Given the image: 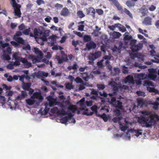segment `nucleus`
<instances>
[{
  "instance_id": "f3484780",
  "label": "nucleus",
  "mask_w": 159,
  "mask_h": 159,
  "mask_svg": "<svg viewBox=\"0 0 159 159\" xmlns=\"http://www.w3.org/2000/svg\"><path fill=\"white\" fill-rule=\"evenodd\" d=\"M22 32L20 31H18L16 33V35L14 36V39L16 41H17L18 43H21L24 44V40L22 39L18 36H20L22 35Z\"/></svg>"
},
{
  "instance_id": "a19ab883",
  "label": "nucleus",
  "mask_w": 159,
  "mask_h": 159,
  "mask_svg": "<svg viewBox=\"0 0 159 159\" xmlns=\"http://www.w3.org/2000/svg\"><path fill=\"white\" fill-rule=\"evenodd\" d=\"M124 12L127 15L131 18H132V15L130 12L126 8H125L124 11Z\"/></svg>"
},
{
  "instance_id": "e433bc0d",
  "label": "nucleus",
  "mask_w": 159,
  "mask_h": 159,
  "mask_svg": "<svg viewBox=\"0 0 159 159\" xmlns=\"http://www.w3.org/2000/svg\"><path fill=\"white\" fill-rule=\"evenodd\" d=\"M138 106V107H141L143 104V100L142 99L139 98L137 99Z\"/></svg>"
},
{
  "instance_id": "864d4df0",
  "label": "nucleus",
  "mask_w": 159,
  "mask_h": 159,
  "mask_svg": "<svg viewBox=\"0 0 159 159\" xmlns=\"http://www.w3.org/2000/svg\"><path fill=\"white\" fill-rule=\"evenodd\" d=\"M138 37L140 40L143 39L144 42L147 43V40L146 39L144 38V37L142 35L138 34L137 35Z\"/></svg>"
},
{
  "instance_id": "c03bdc74",
  "label": "nucleus",
  "mask_w": 159,
  "mask_h": 159,
  "mask_svg": "<svg viewBox=\"0 0 159 159\" xmlns=\"http://www.w3.org/2000/svg\"><path fill=\"white\" fill-rule=\"evenodd\" d=\"M104 59H102L100 61L97 62V65L100 67H102L103 65H105V62Z\"/></svg>"
},
{
  "instance_id": "37998d69",
  "label": "nucleus",
  "mask_w": 159,
  "mask_h": 159,
  "mask_svg": "<svg viewBox=\"0 0 159 159\" xmlns=\"http://www.w3.org/2000/svg\"><path fill=\"white\" fill-rule=\"evenodd\" d=\"M78 67V65L76 64L75 63L74 64L73 66H69L68 68V69L69 70L76 69Z\"/></svg>"
},
{
  "instance_id": "393cba45",
  "label": "nucleus",
  "mask_w": 159,
  "mask_h": 159,
  "mask_svg": "<svg viewBox=\"0 0 159 159\" xmlns=\"http://www.w3.org/2000/svg\"><path fill=\"white\" fill-rule=\"evenodd\" d=\"M50 31L49 30H46L43 32L42 34V40L43 41H46L47 40V37L49 35Z\"/></svg>"
},
{
  "instance_id": "4d7b16f0",
  "label": "nucleus",
  "mask_w": 159,
  "mask_h": 159,
  "mask_svg": "<svg viewBox=\"0 0 159 159\" xmlns=\"http://www.w3.org/2000/svg\"><path fill=\"white\" fill-rule=\"evenodd\" d=\"M122 68V72L124 74L127 73L128 71V68L124 66Z\"/></svg>"
},
{
  "instance_id": "c85d7f7f",
  "label": "nucleus",
  "mask_w": 159,
  "mask_h": 159,
  "mask_svg": "<svg viewBox=\"0 0 159 159\" xmlns=\"http://www.w3.org/2000/svg\"><path fill=\"white\" fill-rule=\"evenodd\" d=\"M69 14V11L68 9L66 7L63 8L61 12V15L64 16H67Z\"/></svg>"
},
{
  "instance_id": "9b49d317",
  "label": "nucleus",
  "mask_w": 159,
  "mask_h": 159,
  "mask_svg": "<svg viewBox=\"0 0 159 159\" xmlns=\"http://www.w3.org/2000/svg\"><path fill=\"white\" fill-rule=\"evenodd\" d=\"M123 43L120 41H117L114 46V47L112 49V52L115 53H120L121 50L123 48Z\"/></svg>"
},
{
  "instance_id": "2eb2a0df",
  "label": "nucleus",
  "mask_w": 159,
  "mask_h": 159,
  "mask_svg": "<svg viewBox=\"0 0 159 159\" xmlns=\"http://www.w3.org/2000/svg\"><path fill=\"white\" fill-rule=\"evenodd\" d=\"M96 47V44L93 41H90L86 43V48H84V50L85 51L87 50L89 51L92 49H95Z\"/></svg>"
},
{
  "instance_id": "a878e982",
  "label": "nucleus",
  "mask_w": 159,
  "mask_h": 159,
  "mask_svg": "<svg viewBox=\"0 0 159 159\" xmlns=\"http://www.w3.org/2000/svg\"><path fill=\"white\" fill-rule=\"evenodd\" d=\"M27 96V93L24 91L21 92V94L17 96L16 98V100H20L23 99L25 97Z\"/></svg>"
},
{
  "instance_id": "8fccbe9b",
  "label": "nucleus",
  "mask_w": 159,
  "mask_h": 159,
  "mask_svg": "<svg viewBox=\"0 0 159 159\" xmlns=\"http://www.w3.org/2000/svg\"><path fill=\"white\" fill-rule=\"evenodd\" d=\"M24 44V46L23 47V49L25 50H30V45L28 44H27L26 45H25L24 44Z\"/></svg>"
},
{
  "instance_id": "774afa93",
  "label": "nucleus",
  "mask_w": 159,
  "mask_h": 159,
  "mask_svg": "<svg viewBox=\"0 0 159 159\" xmlns=\"http://www.w3.org/2000/svg\"><path fill=\"white\" fill-rule=\"evenodd\" d=\"M152 105H153V108L155 109H157L158 107V102H153L152 104Z\"/></svg>"
},
{
  "instance_id": "a211bd4d",
  "label": "nucleus",
  "mask_w": 159,
  "mask_h": 159,
  "mask_svg": "<svg viewBox=\"0 0 159 159\" xmlns=\"http://www.w3.org/2000/svg\"><path fill=\"white\" fill-rule=\"evenodd\" d=\"M122 82L125 84L128 83L130 84H134V80L132 75H129L127 76L124 80Z\"/></svg>"
},
{
  "instance_id": "e2e57ef3",
  "label": "nucleus",
  "mask_w": 159,
  "mask_h": 159,
  "mask_svg": "<svg viewBox=\"0 0 159 159\" xmlns=\"http://www.w3.org/2000/svg\"><path fill=\"white\" fill-rule=\"evenodd\" d=\"M18 28L20 30H23L25 29V26L24 24H22L19 26Z\"/></svg>"
},
{
  "instance_id": "6ab92c4d",
  "label": "nucleus",
  "mask_w": 159,
  "mask_h": 159,
  "mask_svg": "<svg viewBox=\"0 0 159 159\" xmlns=\"http://www.w3.org/2000/svg\"><path fill=\"white\" fill-rule=\"evenodd\" d=\"M110 34L111 37L112 39H119L122 35L120 33L116 31L110 32Z\"/></svg>"
},
{
  "instance_id": "f257e3e1",
  "label": "nucleus",
  "mask_w": 159,
  "mask_h": 159,
  "mask_svg": "<svg viewBox=\"0 0 159 159\" xmlns=\"http://www.w3.org/2000/svg\"><path fill=\"white\" fill-rule=\"evenodd\" d=\"M142 115L139 118V122L145 123L147 127L154 125L156 121L159 120V116L156 114H152L147 111H142Z\"/></svg>"
},
{
  "instance_id": "69168bd1",
  "label": "nucleus",
  "mask_w": 159,
  "mask_h": 159,
  "mask_svg": "<svg viewBox=\"0 0 159 159\" xmlns=\"http://www.w3.org/2000/svg\"><path fill=\"white\" fill-rule=\"evenodd\" d=\"M119 31L121 32H124L126 31V30L124 26L122 25L120 28Z\"/></svg>"
},
{
  "instance_id": "5701e85b",
  "label": "nucleus",
  "mask_w": 159,
  "mask_h": 159,
  "mask_svg": "<svg viewBox=\"0 0 159 159\" xmlns=\"http://www.w3.org/2000/svg\"><path fill=\"white\" fill-rule=\"evenodd\" d=\"M152 19L149 16H147L145 18L142 22L143 24L146 25H152Z\"/></svg>"
},
{
  "instance_id": "0eeeda50",
  "label": "nucleus",
  "mask_w": 159,
  "mask_h": 159,
  "mask_svg": "<svg viewBox=\"0 0 159 159\" xmlns=\"http://www.w3.org/2000/svg\"><path fill=\"white\" fill-rule=\"evenodd\" d=\"M11 2L12 6L14 9V15L17 18H20L21 14L20 10L21 6L18 4L19 2L18 0H11Z\"/></svg>"
},
{
  "instance_id": "412c9836",
  "label": "nucleus",
  "mask_w": 159,
  "mask_h": 159,
  "mask_svg": "<svg viewBox=\"0 0 159 159\" xmlns=\"http://www.w3.org/2000/svg\"><path fill=\"white\" fill-rule=\"evenodd\" d=\"M3 51L4 53L2 55L4 59L7 60H10V56L9 55L5 54V53H7L8 54H10V47H8L6 50H4Z\"/></svg>"
},
{
  "instance_id": "0e129e2a",
  "label": "nucleus",
  "mask_w": 159,
  "mask_h": 159,
  "mask_svg": "<svg viewBox=\"0 0 159 159\" xmlns=\"http://www.w3.org/2000/svg\"><path fill=\"white\" fill-rule=\"evenodd\" d=\"M122 137V135L118 134H114L113 135V137L116 139H118Z\"/></svg>"
},
{
  "instance_id": "13d9d810",
  "label": "nucleus",
  "mask_w": 159,
  "mask_h": 159,
  "mask_svg": "<svg viewBox=\"0 0 159 159\" xmlns=\"http://www.w3.org/2000/svg\"><path fill=\"white\" fill-rule=\"evenodd\" d=\"M16 60L15 62H11V69L12 68L11 65L13 64L14 65L18 66L20 64V62Z\"/></svg>"
},
{
  "instance_id": "79ce46f5",
  "label": "nucleus",
  "mask_w": 159,
  "mask_h": 159,
  "mask_svg": "<svg viewBox=\"0 0 159 159\" xmlns=\"http://www.w3.org/2000/svg\"><path fill=\"white\" fill-rule=\"evenodd\" d=\"M48 100L49 101L48 106L49 107H51L54 105L55 100L52 98H50V99H48Z\"/></svg>"
},
{
  "instance_id": "cd10ccee",
  "label": "nucleus",
  "mask_w": 159,
  "mask_h": 159,
  "mask_svg": "<svg viewBox=\"0 0 159 159\" xmlns=\"http://www.w3.org/2000/svg\"><path fill=\"white\" fill-rule=\"evenodd\" d=\"M108 84L113 88L114 90H116L117 89L116 87L117 84L113 80V79H111V80L109 82Z\"/></svg>"
},
{
  "instance_id": "c756f323",
  "label": "nucleus",
  "mask_w": 159,
  "mask_h": 159,
  "mask_svg": "<svg viewBox=\"0 0 159 159\" xmlns=\"http://www.w3.org/2000/svg\"><path fill=\"white\" fill-rule=\"evenodd\" d=\"M20 54L19 52H15L12 55L13 59L16 60H19L20 61V58L22 57H20Z\"/></svg>"
},
{
  "instance_id": "f03ea898",
  "label": "nucleus",
  "mask_w": 159,
  "mask_h": 159,
  "mask_svg": "<svg viewBox=\"0 0 159 159\" xmlns=\"http://www.w3.org/2000/svg\"><path fill=\"white\" fill-rule=\"evenodd\" d=\"M43 99L40 92L39 91L34 93L30 98L25 100V101L27 105L36 108L39 105Z\"/></svg>"
},
{
  "instance_id": "f8f14e48",
  "label": "nucleus",
  "mask_w": 159,
  "mask_h": 159,
  "mask_svg": "<svg viewBox=\"0 0 159 159\" xmlns=\"http://www.w3.org/2000/svg\"><path fill=\"white\" fill-rule=\"evenodd\" d=\"M143 85L144 86H152V87H154V84L152 82L147 80L144 81ZM147 90L150 92H153L155 93H157L158 92V91L155 89L154 88H151L149 87H147Z\"/></svg>"
},
{
  "instance_id": "4468645a",
  "label": "nucleus",
  "mask_w": 159,
  "mask_h": 159,
  "mask_svg": "<svg viewBox=\"0 0 159 159\" xmlns=\"http://www.w3.org/2000/svg\"><path fill=\"white\" fill-rule=\"evenodd\" d=\"M111 103L113 106L116 108L122 109V102L119 101H116V99L115 98H111Z\"/></svg>"
},
{
  "instance_id": "6e6552de",
  "label": "nucleus",
  "mask_w": 159,
  "mask_h": 159,
  "mask_svg": "<svg viewBox=\"0 0 159 159\" xmlns=\"http://www.w3.org/2000/svg\"><path fill=\"white\" fill-rule=\"evenodd\" d=\"M68 117L66 116L65 117L62 118L60 120V122L62 124H64L65 125L69 123H75V120L73 118V116L70 113H68Z\"/></svg>"
},
{
  "instance_id": "4c0bfd02",
  "label": "nucleus",
  "mask_w": 159,
  "mask_h": 159,
  "mask_svg": "<svg viewBox=\"0 0 159 159\" xmlns=\"http://www.w3.org/2000/svg\"><path fill=\"white\" fill-rule=\"evenodd\" d=\"M111 59V56L106 55L104 56L103 58L102 59H104V62H105V63L106 64H108V63H109V60Z\"/></svg>"
},
{
  "instance_id": "39448f33",
  "label": "nucleus",
  "mask_w": 159,
  "mask_h": 159,
  "mask_svg": "<svg viewBox=\"0 0 159 159\" xmlns=\"http://www.w3.org/2000/svg\"><path fill=\"white\" fill-rule=\"evenodd\" d=\"M71 103L70 100H67L65 101H64L61 102H59L57 103L56 105L59 106L62 109L65 111L66 107L69 106L67 110L68 111H71L72 112H74L76 110L75 106L73 105H70Z\"/></svg>"
},
{
  "instance_id": "052dcab7",
  "label": "nucleus",
  "mask_w": 159,
  "mask_h": 159,
  "mask_svg": "<svg viewBox=\"0 0 159 159\" xmlns=\"http://www.w3.org/2000/svg\"><path fill=\"white\" fill-rule=\"evenodd\" d=\"M159 57L157 56H155L154 57V58L155 59V60L153 59H151V61H152V62L159 63V59L158 58H157V57Z\"/></svg>"
},
{
  "instance_id": "6e6d98bb",
  "label": "nucleus",
  "mask_w": 159,
  "mask_h": 159,
  "mask_svg": "<svg viewBox=\"0 0 159 159\" xmlns=\"http://www.w3.org/2000/svg\"><path fill=\"white\" fill-rule=\"evenodd\" d=\"M77 14L78 16L80 18H82L85 15L82 11H78Z\"/></svg>"
},
{
  "instance_id": "72a5a7b5",
  "label": "nucleus",
  "mask_w": 159,
  "mask_h": 159,
  "mask_svg": "<svg viewBox=\"0 0 159 159\" xmlns=\"http://www.w3.org/2000/svg\"><path fill=\"white\" fill-rule=\"evenodd\" d=\"M120 73V70L118 68L114 67L113 70L111 71V75L114 76L117 75Z\"/></svg>"
},
{
  "instance_id": "09e8293b",
  "label": "nucleus",
  "mask_w": 159,
  "mask_h": 159,
  "mask_svg": "<svg viewBox=\"0 0 159 159\" xmlns=\"http://www.w3.org/2000/svg\"><path fill=\"white\" fill-rule=\"evenodd\" d=\"M56 59H57L58 61V63L59 64L62 63L64 61L63 58H60L58 56H56Z\"/></svg>"
},
{
  "instance_id": "bb28decb",
  "label": "nucleus",
  "mask_w": 159,
  "mask_h": 159,
  "mask_svg": "<svg viewBox=\"0 0 159 159\" xmlns=\"http://www.w3.org/2000/svg\"><path fill=\"white\" fill-rule=\"evenodd\" d=\"M48 75V74L47 73L44 72L43 71H39L37 74V77L38 78H42L43 76L47 77Z\"/></svg>"
},
{
  "instance_id": "3c124183",
  "label": "nucleus",
  "mask_w": 159,
  "mask_h": 159,
  "mask_svg": "<svg viewBox=\"0 0 159 159\" xmlns=\"http://www.w3.org/2000/svg\"><path fill=\"white\" fill-rule=\"evenodd\" d=\"M101 117L103 119L105 122H107L108 120L107 117L105 113H103L101 115Z\"/></svg>"
},
{
  "instance_id": "b1692460",
  "label": "nucleus",
  "mask_w": 159,
  "mask_h": 159,
  "mask_svg": "<svg viewBox=\"0 0 159 159\" xmlns=\"http://www.w3.org/2000/svg\"><path fill=\"white\" fill-rule=\"evenodd\" d=\"M51 111L52 113L57 112L58 114L62 115H65L66 114V111L62 110L61 109V110H59L57 107H56L52 109Z\"/></svg>"
},
{
  "instance_id": "aec40b11",
  "label": "nucleus",
  "mask_w": 159,
  "mask_h": 159,
  "mask_svg": "<svg viewBox=\"0 0 159 159\" xmlns=\"http://www.w3.org/2000/svg\"><path fill=\"white\" fill-rule=\"evenodd\" d=\"M77 104L80 106V110H84L86 106V101H85V98H83L80 101L77 102Z\"/></svg>"
},
{
  "instance_id": "2f4dec72",
  "label": "nucleus",
  "mask_w": 159,
  "mask_h": 159,
  "mask_svg": "<svg viewBox=\"0 0 159 159\" xmlns=\"http://www.w3.org/2000/svg\"><path fill=\"white\" fill-rule=\"evenodd\" d=\"M80 110L83 111V114L87 116H91L93 115V112H89L87 108H84V110Z\"/></svg>"
},
{
  "instance_id": "7c9ffc66",
  "label": "nucleus",
  "mask_w": 159,
  "mask_h": 159,
  "mask_svg": "<svg viewBox=\"0 0 159 159\" xmlns=\"http://www.w3.org/2000/svg\"><path fill=\"white\" fill-rule=\"evenodd\" d=\"M141 13L143 14V16L147 15L148 13V9L145 6H143L140 9Z\"/></svg>"
},
{
  "instance_id": "bf43d9fd",
  "label": "nucleus",
  "mask_w": 159,
  "mask_h": 159,
  "mask_svg": "<svg viewBox=\"0 0 159 159\" xmlns=\"http://www.w3.org/2000/svg\"><path fill=\"white\" fill-rule=\"evenodd\" d=\"M97 87L99 90H102L105 88L104 85L102 84H97Z\"/></svg>"
},
{
  "instance_id": "20e7f679",
  "label": "nucleus",
  "mask_w": 159,
  "mask_h": 159,
  "mask_svg": "<svg viewBox=\"0 0 159 159\" xmlns=\"http://www.w3.org/2000/svg\"><path fill=\"white\" fill-rule=\"evenodd\" d=\"M122 118L121 116L118 117H115L112 119V121L114 123L119 122V127L120 130L125 131L127 129L129 125H132L134 123L132 122V120H129V118H127L124 119L125 124H121L119 122V121Z\"/></svg>"
},
{
  "instance_id": "680f3d73",
  "label": "nucleus",
  "mask_w": 159,
  "mask_h": 159,
  "mask_svg": "<svg viewBox=\"0 0 159 159\" xmlns=\"http://www.w3.org/2000/svg\"><path fill=\"white\" fill-rule=\"evenodd\" d=\"M136 94L139 96L144 97L145 96L144 93L140 91L136 92Z\"/></svg>"
},
{
  "instance_id": "ddd939ff",
  "label": "nucleus",
  "mask_w": 159,
  "mask_h": 159,
  "mask_svg": "<svg viewBox=\"0 0 159 159\" xmlns=\"http://www.w3.org/2000/svg\"><path fill=\"white\" fill-rule=\"evenodd\" d=\"M101 56V52L98 51L90 53L88 57L89 60H95L100 57Z\"/></svg>"
},
{
  "instance_id": "f704fd0d",
  "label": "nucleus",
  "mask_w": 159,
  "mask_h": 159,
  "mask_svg": "<svg viewBox=\"0 0 159 159\" xmlns=\"http://www.w3.org/2000/svg\"><path fill=\"white\" fill-rule=\"evenodd\" d=\"M124 36L123 40H129L131 39L132 38V36L128 32H125L124 35Z\"/></svg>"
},
{
  "instance_id": "473e14b6",
  "label": "nucleus",
  "mask_w": 159,
  "mask_h": 159,
  "mask_svg": "<svg viewBox=\"0 0 159 159\" xmlns=\"http://www.w3.org/2000/svg\"><path fill=\"white\" fill-rule=\"evenodd\" d=\"M31 85V84L30 83H25L23 82L22 86L24 90H29Z\"/></svg>"
},
{
  "instance_id": "c9c22d12",
  "label": "nucleus",
  "mask_w": 159,
  "mask_h": 159,
  "mask_svg": "<svg viewBox=\"0 0 159 159\" xmlns=\"http://www.w3.org/2000/svg\"><path fill=\"white\" fill-rule=\"evenodd\" d=\"M138 78L139 80H143L146 79L145 74H137L136 75Z\"/></svg>"
},
{
  "instance_id": "7ed1b4c3",
  "label": "nucleus",
  "mask_w": 159,
  "mask_h": 159,
  "mask_svg": "<svg viewBox=\"0 0 159 159\" xmlns=\"http://www.w3.org/2000/svg\"><path fill=\"white\" fill-rule=\"evenodd\" d=\"M141 130H135L132 129L127 131L125 134L122 135V137L126 140H130L131 135L135 139H139L143 137Z\"/></svg>"
},
{
  "instance_id": "5fc2aeb1",
  "label": "nucleus",
  "mask_w": 159,
  "mask_h": 159,
  "mask_svg": "<svg viewBox=\"0 0 159 159\" xmlns=\"http://www.w3.org/2000/svg\"><path fill=\"white\" fill-rule=\"evenodd\" d=\"M30 31V29L28 28L27 29H25L23 31V33L25 35H28L29 34V32Z\"/></svg>"
},
{
  "instance_id": "1a4fd4ad",
  "label": "nucleus",
  "mask_w": 159,
  "mask_h": 159,
  "mask_svg": "<svg viewBox=\"0 0 159 159\" xmlns=\"http://www.w3.org/2000/svg\"><path fill=\"white\" fill-rule=\"evenodd\" d=\"M137 40L132 39L130 42L131 49L133 52H136L141 49L142 45L141 43L137 44Z\"/></svg>"
},
{
  "instance_id": "603ef678",
  "label": "nucleus",
  "mask_w": 159,
  "mask_h": 159,
  "mask_svg": "<svg viewBox=\"0 0 159 159\" xmlns=\"http://www.w3.org/2000/svg\"><path fill=\"white\" fill-rule=\"evenodd\" d=\"M91 39V37L89 36L86 35L84 36V40L85 42H88Z\"/></svg>"
},
{
  "instance_id": "9d476101",
  "label": "nucleus",
  "mask_w": 159,
  "mask_h": 159,
  "mask_svg": "<svg viewBox=\"0 0 159 159\" xmlns=\"http://www.w3.org/2000/svg\"><path fill=\"white\" fill-rule=\"evenodd\" d=\"M44 31L43 28L40 27L39 29H35L34 30V35L36 40L37 41L39 39L42 40V34Z\"/></svg>"
},
{
  "instance_id": "a18cd8bd",
  "label": "nucleus",
  "mask_w": 159,
  "mask_h": 159,
  "mask_svg": "<svg viewBox=\"0 0 159 159\" xmlns=\"http://www.w3.org/2000/svg\"><path fill=\"white\" fill-rule=\"evenodd\" d=\"M75 81L77 83H80L82 84H84V82L79 77H77L75 79Z\"/></svg>"
},
{
  "instance_id": "338daca9",
  "label": "nucleus",
  "mask_w": 159,
  "mask_h": 159,
  "mask_svg": "<svg viewBox=\"0 0 159 159\" xmlns=\"http://www.w3.org/2000/svg\"><path fill=\"white\" fill-rule=\"evenodd\" d=\"M36 2L38 5H39L44 4V2L43 0H37Z\"/></svg>"
},
{
  "instance_id": "de8ad7c7",
  "label": "nucleus",
  "mask_w": 159,
  "mask_h": 159,
  "mask_svg": "<svg viewBox=\"0 0 159 159\" xmlns=\"http://www.w3.org/2000/svg\"><path fill=\"white\" fill-rule=\"evenodd\" d=\"M81 77L85 80H87V79L88 78V76L86 73H81Z\"/></svg>"
},
{
  "instance_id": "49530a36",
  "label": "nucleus",
  "mask_w": 159,
  "mask_h": 159,
  "mask_svg": "<svg viewBox=\"0 0 159 159\" xmlns=\"http://www.w3.org/2000/svg\"><path fill=\"white\" fill-rule=\"evenodd\" d=\"M90 90H91V94L95 95L96 96H98V92L95 89H90Z\"/></svg>"
},
{
  "instance_id": "ea45409f",
  "label": "nucleus",
  "mask_w": 159,
  "mask_h": 159,
  "mask_svg": "<svg viewBox=\"0 0 159 159\" xmlns=\"http://www.w3.org/2000/svg\"><path fill=\"white\" fill-rule=\"evenodd\" d=\"M138 30L139 33L144 34L145 37H148V35L147 34L145 33L147 32V31L146 30H143L139 28L138 29Z\"/></svg>"
},
{
  "instance_id": "dca6fc26",
  "label": "nucleus",
  "mask_w": 159,
  "mask_h": 159,
  "mask_svg": "<svg viewBox=\"0 0 159 159\" xmlns=\"http://www.w3.org/2000/svg\"><path fill=\"white\" fill-rule=\"evenodd\" d=\"M157 77L155 70L153 69H150L149 73L148 75V77L151 80L155 81L157 78Z\"/></svg>"
},
{
  "instance_id": "58836bf2",
  "label": "nucleus",
  "mask_w": 159,
  "mask_h": 159,
  "mask_svg": "<svg viewBox=\"0 0 159 159\" xmlns=\"http://www.w3.org/2000/svg\"><path fill=\"white\" fill-rule=\"evenodd\" d=\"M126 4L129 7H133L135 5V4L134 2H133L132 1H127L126 3Z\"/></svg>"
},
{
  "instance_id": "423d86ee",
  "label": "nucleus",
  "mask_w": 159,
  "mask_h": 159,
  "mask_svg": "<svg viewBox=\"0 0 159 159\" xmlns=\"http://www.w3.org/2000/svg\"><path fill=\"white\" fill-rule=\"evenodd\" d=\"M33 50L35 54L38 55V56L35 57L33 55H29L28 57V59L32 60V62L34 63L40 62L41 60V57L43 55L42 52L38 48L35 47L34 48Z\"/></svg>"
},
{
  "instance_id": "4be33fe9",
  "label": "nucleus",
  "mask_w": 159,
  "mask_h": 159,
  "mask_svg": "<svg viewBox=\"0 0 159 159\" xmlns=\"http://www.w3.org/2000/svg\"><path fill=\"white\" fill-rule=\"evenodd\" d=\"M20 61L23 63L24 66L26 68H28L31 66V63L29 62L25 58H20Z\"/></svg>"
}]
</instances>
